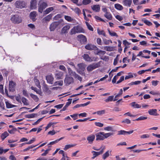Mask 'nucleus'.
I'll list each match as a JSON object with an SVG mask.
<instances>
[{"label":"nucleus","mask_w":160,"mask_h":160,"mask_svg":"<svg viewBox=\"0 0 160 160\" xmlns=\"http://www.w3.org/2000/svg\"><path fill=\"white\" fill-rule=\"evenodd\" d=\"M64 18L68 22H71L73 20V19L68 16L65 15L64 16Z\"/></svg>","instance_id":"37998d69"},{"label":"nucleus","mask_w":160,"mask_h":160,"mask_svg":"<svg viewBox=\"0 0 160 160\" xmlns=\"http://www.w3.org/2000/svg\"><path fill=\"white\" fill-rule=\"evenodd\" d=\"M63 81H60L58 82H55L54 84V86H57V85H58L60 86H62L63 85Z\"/></svg>","instance_id":"09e8293b"},{"label":"nucleus","mask_w":160,"mask_h":160,"mask_svg":"<svg viewBox=\"0 0 160 160\" xmlns=\"http://www.w3.org/2000/svg\"><path fill=\"white\" fill-rule=\"evenodd\" d=\"M147 118V117H143V116H141V117H139L137 119H136V121L142 120L146 119Z\"/></svg>","instance_id":"13d9d810"},{"label":"nucleus","mask_w":160,"mask_h":160,"mask_svg":"<svg viewBox=\"0 0 160 160\" xmlns=\"http://www.w3.org/2000/svg\"><path fill=\"white\" fill-rule=\"evenodd\" d=\"M114 7L116 9L119 10H122L123 8L122 5L118 3L115 4L114 5Z\"/></svg>","instance_id":"bb28decb"},{"label":"nucleus","mask_w":160,"mask_h":160,"mask_svg":"<svg viewBox=\"0 0 160 160\" xmlns=\"http://www.w3.org/2000/svg\"><path fill=\"white\" fill-rule=\"evenodd\" d=\"M97 32L99 35H102L105 37L106 36V34L103 30H100L98 29L97 30Z\"/></svg>","instance_id":"49530a36"},{"label":"nucleus","mask_w":160,"mask_h":160,"mask_svg":"<svg viewBox=\"0 0 160 160\" xmlns=\"http://www.w3.org/2000/svg\"><path fill=\"white\" fill-rule=\"evenodd\" d=\"M95 139V136L92 134L88 135L87 137V140L88 141V143L90 144L93 143Z\"/></svg>","instance_id":"0eeeda50"},{"label":"nucleus","mask_w":160,"mask_h":160,"mask_svg":"<svg viewBox=\"0 0 160 160\" xmlns=\"http://www.w3.org/2000/svg\"><path fill=\"white\" fill-rule=\"evenodd\" d=\"M104 130L108 131H114L113 127L111 126H108L107 127H105L104 128Z\"/></svg>","instance_id":"f704fd0d"},{"label":"nucleus","mask_w":160,"mask_h":160,"mask_svg":"<svg viewBox=\"0 0 160 160\" xmlns=\"http://www.w3.org/2000/svg\"><path fill=\"white\" fill-rule=\"evenodd\" d=\"M75 145H72V144H68L65 145L64 148H63L64 150H66L67 149L70 148L71 147H74L75 146Z\"/></svg>","instance_id":"8fccbe9b"},{"label":"nucleus","mask_w":160,"mask_h":160,"mask_svg":"<svg viewBox=\"0 0 160 160\" xmlns=\"http://www.w3.org/2000/svg\"><path fill=\"white\" fill-rule=\"evenodd\" d=\"M103 41L105 45H109V43H112V41L110 40H107L106 39H103Z\"/></svg>","instance_id":"3c124183"},{"label":"nucleus","mask_w":160,"mask_h":160,"mask_svg":"<svg viewBox=\"0 0 160 160\" xmlns=\"http://www.w3.org/2000/svg\"><path fill=\"white\" fill-rule=\"evenodd\" d=\"M105 112V110H102L98 111L97 112V114L99 116H101L104 114Z\"/></svg>","instance_id":"a18cd8bd"},{"label":"nucleus","mask_w":160,"mask_h":160,"mask_svg":"<svg viewBox=\"0 0 160 160\" xmlns=\"http://www.w3.org/2000/svg\"><path fill=\"white\" fill-rule=\"evenodd\" d=\"M103 49L107 51H112L114 50V48L111 46H105L103 48Z\"/></svg>","instance_id":"c85d7f7f"},{"label":"nucleus","mask_w":160,"mask_h":160,"mask_svg":"<svg viewBox=\"0 0 160 160\" xmlns=\"http://www.w3.org/2000/svg\"><path fill=\"white\" fill-rule=\"evenodd\" d=\"M54 10V8L53 7H50L47 8L43 12V14L44 15H46L51 12L52 11Z\"/></svg>","instance_id":"4be33fe9"},{"label":"nucleus","mask_w":160,"mask_h":160,"mask_svg":"<svg viewBox=\"0 0 160 160\" xmlns=\"http://www.w3.org/2000/svg\"><path fill=\"white\" fill-rule=\"evenodd\" d=\"M71 100L72 99H68V102H67L65 106L62 109V111H65L66 110V108L70 105V104L71 103Z\"/></svg>","instance_id":"2f4dec72"},{"label":"nucleus","mask_w":160,"mask_h":160,"mask_svg":"<svg viewBox=\"0 0 160 160\" xmlns=\"http://www.w3.org/2000/svg\"><path fill=\"white\" fill-rule=\"evenodd\" d=\"M21 100L24 105H29L28 101L26 98L22 97L21 99Z\"/></svg>","instance_id":"c9c22d12"},{"label":"nucleus","mask_w":160,"mask_h":160,"mask_svg":"<svg viewBox=\"0 0 160 160\" xmlns=\"http://www.w3.org/2000/svg\"><path fill=\"white\" fill-rule=\"evenodd\" d=\"M127 134V131L123 130H120L118 132V135H125Z\"/></svg>","instance_id":"de8ad7c7"},{"label":"nucleus","mask_w":160,"mask_h":160,"mask_svg":"<svg viewBox=\"0 0 160 160\" xmlns=\"http://www.w3.org/2000/svg\"><path fill=\"white\" fill-rule=\"evenodd\" d=\"M141 82V81H136L134 82H131L129 84L131 85H138L140 84Z\"/></svg>","instance_id":"5fc2aeb1"},{"label":"nucleus","mask_w":160,"mask_h":160,"mask_svg":"<svg viewBox=\"0 0 160 160\" xmlns=\"http://www.w3.org/2000/svg\"><path fill=\"white\" fill-rule=\"evenodd\" d=\"M63 73L61 72H58L55 74V78L58 79H61L62 78Z\"/></svg>","instance_id":"393cba45"},{"label":"nucleus","mask_w":160,"mask_h":160,"mask_svg":"<svg viewBox=\"0 0 160 160\" xmlns=\"http://www.w3.org/2000/svg\"><path fill=\"white\" fill-rule=\"evenodd\" d=\"M5 103L6 104V107L7 108H11L15 107V105L12 104L8 101H5Z\"/></svg>","instance_id":"473e14b6"},{"label":"nucleus","mask_w":160,"mask_h":160,"mask_svg":"<svg viewBox=\"0 0 160 160\" xmlns=\"http://www.w3.org/2000/svg\"><path fill=\"white\" fill-rule=\"evenodd\" d=\"M37 2L36 0H32L30 2V8L33 9L37 8Z\"/></svg>","instance_id":"9b49d317"},{"label":"nucleus","mask_w":160,"mask_h":160,"mask_svg":"<svg viewBox=\"0 0 160 160\" xmlns=\"http://www.w3.org/2000/svg\"><path fill=\"white\" fill-rule=\"evenodd\" d=\"M59 23L58 22H53L51 23L50 26L49 28L50 31H54L57 27Z\"/></svg>","instance_id":"9d476101"},{"label":"nucleus","mask_w":160,"mask_h":160,"mask_svg":"<svg viewBox=\"0 0 160 160\" xmlns=\"http://www.w3.org/2000/svg\"><path fill=\"white\" fill-rule=\"evenodd\" d=\"M42 89L44 92H49L48 86L45 83L43 84Z\"/></svg>","instance_id":"cd10ccee"},{"label":"nucleus","mask_w":160,"mask_h":160,"mask_svg":"<svg viewBox=\"0 0 160 160\" xmlns=\"http://www.w3.org/2000/svg\"><path fill=\"white\" fill-rule=\"evenodd\" d=\"M0 108L4 110L5 109L4 104L2 101H0Z\"/></svg>","instance_id":"338daca9"},{"label":"nucleus","mask_w":160,"mask_h":160,"mask_svg":"<svg viewBox=\"0 0 160 160\" xmlns=\"http://www.w3.org/2000/svg\"><path fill=\"white\" fill-rule=\"evenodd\" d=\"M73 75L75 78H77L79 81H81L82 80L81 77L75 72L73 73Z\"/></svg>","instance_id":"4d7b16f0"},{"label":"nucleus","mask_w":160,"mask_h":160,"mask_svg":"<svg viewBox=\"0 0 160 160\" xmlns=\"http://www.w3.org/2000/svg\"><path fill=\"white\" fill-rule=\"evenodd\" d=\"M15 8L18 9H21L25 7L26 5L25 2L24 1H17L14 3Z\"/></svg>","instance_id":"20e7f679"},{"label":"nucleus","mask_w":160,"mask_h":160,"mask_svg":"<svg viewBox=\"0 0 160 160\" xmlns=\"http://www.w3.org/2000/svg\"><path fill=\"white\" fill-rule=\"evenodd\" d=\"M88 28L91 31H93V29L92 26L87 22H85Z\"/></svg>","instance_id":"603ef678"},{"label":"nucleus","mask_w":160,"mask_h":160,"mask_svg":"<svg viewBox=\"0 0 160 160\" xmlns=\"http://www.w3.org/2000/svg\"><path fill=\"white\" fill-rule=\"evenodd\" d=\"M31 89L35 92L37 93L40 95H41L42 93L41 90V89H38L34 87L33 86H32L31 87Z\"/></svg>","instance_id":"5701e85b"},{"label":"nucleus","mask_w":160,"mask_h":160,"mask_svg":"<svg viewBox=\"0 0 160 160\" xmlns=\"http://www.w3.org/2000/svg\"><path fill=\"white\" fill-rule=\"evenodd\" d=\"M51 149H48L47 150H46L44 152L42 153L41 155L42 156H45L48 153L49 151L51 150Z\"/></svg>","instance_id":"69168bd1"},{"label":"nucleus","mask_w":160,"mask_h":160,"mask_svg":"<svg viewBox=\"0 0 160 160\" xmlns=\"http://www.w3.org/2000/svg\"><path fill=\"white\" fill-rule=\"evenodd\" d=\"M72 10H73L75 13L79 15L81 13V11L78 8H72Z\"/></svg>","instance_id":"58836bf2"},{"label":"nucleus","mask_w":160,"mask_h":160,"mask_svg":"<svg viewBox=\"0 0 160 160\" xmlns=\"http://www.w3.org/2000/svg\"><path fill=\"white\" fill-rule=\"evenodd\" d=\"M106 53V52L100 50L98 51L97 54L99 55H104Z\"/></svg>","instance_id":"0e129e2a"},{"label":"nucleus","mask_w":160,"mask_h":160,"mask_svg":"<svg viewBox=\"0 0 160 160\" xmlns=\"http://www.w3.org/2000/svg\"><path fill=\"white\" fill-rule=\"evenodd\" d=\"M46 79L48 83L52 84L54 78L52 75H48L46 76Z\"/></svg>","instance_id":"f3484780"},{"label":"nucleus","mask_w":160,"mask_h":160,"mask_svg":"<svg viewBox=\"0 0 160 160\" xmlns=\"http://www.w3.org/2000/svg\"><path fill=\"white\" fill-rule=\"evenodd\" d=\"M122 3L124 6L130 7L132 3V0H123Z\"/></svg>","instance_id":"4468645a"},{"label":"nucleus","mask_w":160,"mask_h":160,"mask_svg":"<svg viewBox=\"0 0 160 160\" xmlns=\"http://www.w3.org/2000/svg\"><path fill=\"white\" fill-rule=\"evenodd\" d=\"M114 99V96H110L108 97V98L105 100V101L106 102H109L112 101L113 100V99Z\"/></svg>","instance_id":"79ce46f5"},{"label":"nucleus","mask_w":160,"mask_h":160,"mask_svg":"<svg viewBox=\"0 0 160 160\" xmlns=\"http://www.w3.org/2000/svg\"><path fill=\"white\" fill-rule=\"evenodd\" d=\"M142 21L145 24L147 25L150 26L152 25V23L151 22L145 18H143V19H142Z\"/></svg>","instance_id":"ea45409f"},{"label":"nucleus","mask_w":160,"mask_h":160,"mask_svg":"<svg viewBox=\"0 0 160 160\" xmlns=\"http://www.w3.org/2000/svg\"><path fill=\"white\" fill-rule=\"evenodd\" d=\"M115 17L119 21H122L123 19L122 17L119 15H116V16H115Z\"/></svg>","instance_id":"680f3d73"},{"label":"nucleus","mask_w":160,"mask_h":160,"mask_svg":"<svg viewBox=\"0 0 160 160\" xmlns=\"http://www.w3.org/2000/svg\"><path fill=\"white\" fill-rule=\"evenodd\" d=\"M15 83L12 81H10L9 83V91L13 92L15 90Z\"/></svg>","instance_id":"ddd939ff"},{"label":"nucleus","mask_w":160,"mask_h":160,"mask_svg":"<svg viewBox=\"0 0 160 160\" xmlns=\"http://www.w3.org/2000/svg\"><path fill=\"white\" fill-rule=\"evenodd\" d=\"M91 8L94 11L98 12L100 10V7L99 5H93L91 6Z\"/></svg>","instance_id":"2eb2a0df"},{"label":"nucleus","mask_w":160,"mask_h":160,"mask_svg":"<svg viewBox=\"0 0 160 160\" xmlns=\"http://www.w3.org/2000/svg\"><path fill=\"white\" fill-rule=\"evenodd\" d=\"M103 152V149H102L100 152H96L94 151H92V153L93 154V155H95L96 157L99 155L102 154Z\"/></svg>","instance_id":"b1692460"},{"label":"nucleus","mask_w":160,"mask_h":160,"mask_svg":"<svg viewBox=\"0 0 160 160\" xmlns=\"http://www.w3.org/2000/svg\"><path fill=\"white\" fill-rule=\"evenodd\" d=\"M52 15V14H50L43 18L42 20L43 21L48 22L51 19Z\"/></svg>","instance_id":"a211bd4d"},{"label":"nucleus","mask_w":160,"mask_h":160,"mask_svg":"<svg viewBox=\"0 0 160 160\" xmlns=\"http://www.w3.org/2000/svg\"><path fill=\"white\" fill-rule=\"evenodd\" d=\"M34 82L36 85L40 89H41V86L40 85V82L37 79L35 78L34 79Z\"/></svg>","instance_id":"c756f323"},{"label":"nucleus","mask_w":160,"mask_h":160,"mask_svg":"<svg viewBox=\"0 0 160 160\" xmlns=\"http://www.w3.org/2000/svg\"><path fill=\"white\" fill-rule=\"evenodd\" d=\"M37 14L36 12L35 11H33L31 12L30 14V18L33 21H35V18L36 17Z\"/></svg>","instance_id":"aec40b11"},{"label":"nucleus","mask_w":160,"mask_h":160,"mask_svg":"<svg viewBox=\"0 0 160 160\" xmlns=\"http://www.w3.org/2000/svg\"><path fill=\"white\" fill-rule=\"evenodd\" d=\"M131 105L135 108H139L141 107V106L137 103L135 102H133L131 103Z\"/></svg>","instance_id":"72a5a7b5"},{"label":"nucleus","mask_w":160,"mask_h":160,"mask_svg":"<svg viewBox=\"0 0 160 160\" xmlns=\"http://www.w3.org/2000/svg\"><path fill=\"white\" fill-rule=\"evenodd\" d=\"M91 0H83L82 3L84 5H87L91 3Z\"/></svg>","instance_id":"864d4df0"},{"label":"nucleus","mask_w":160,"mask_h":160,"mask_svg":"<svg viewBox=\"0 0 160 160\" xmlns=\"http://www.w3.org/2000/svg\"><path fill=\"white\" fill-rule=\"evenodd\" d=\"M112 135V133H105L103 132H100L96 134V140L97 141L103 140Z\"/></svg>","instance_id":"f257e3e1"},{"label":"nucleus","mask_w":160,"mask_h":160,"mask_svg":"<svg viewBox=\"0 0 160 160\" xmlns=\"http://www.w3.org/2000/svg\"><path fill=\"white\" fill-rule=\"evenodd\" d=\"M73 82V79L71 77H66L64 80V82L67 85H68Z\"/></svg>","instance_id":"1a4fd4ad"},{"label":"nucleus","mask_w":160,"mask_h":160,"mask_svg":"<svg viewBox=\"0 0 160 160\" xmlns=\"http://www.w3.org/2000/svg\"><path fill=\"white\" fill-rule=\"evenodd\" d=\"M39 6L38 8V11L40 13H42L43 9L47 7L46 3L40 1L39 2Z\"/></svg>","instance_id":"423d86ee"},{"label":"nucleus","mask_w":160,"mask_h":160,"mask_svg":"<svg viewBox=\"0 0 160 160\" xmlns=\"http://www.w3.org/2000/svg\"><path fill=\"white\" fill-rule=\"evenodd\" d=\"M9 134L7 132H5L2 134L1 135V138L2 140H3Z\"/></svg>","instance_id":"e433bc0d"},{"label":"nucleus","mask_w":160,"mask_h":160,"mask_svg":"<svg viewBox=\"0 0 160 160\" xmlns=\"http://www.w3.org/2000/svg\"><path fill=\"white\" fill-rule=\"evenodd\" d=\"M108 31L109 34L111 36H112V37L116 36V37H118V35L116 32H111L109 29H108Z\"/></svg>","instance_id":"a19ab883"},{"label":"nucleus","mask_w":160,"mask_h":160,"mask_svg":"<svg viewBox=\"0 0 160 160\" xmlns=\"http://www.w3.org/2000/svg\"><path fill=\"white\" fill-rule=\"evenodd\" d=\"M78 40H79L81 43H84L86 42L87 41L86 37L82 34L78 35Z\"/></svg>","instance_id":"f8f14e48"},{"label":"nucleus","mask_w":160,"mask_h":160,"mask_svg":"<svg viewBox=\"0 0 160 160\" xmlns=\"http://www.w3.org/2000/svg\"><path fill=\"white\" fill-rule=\"evenodd\" d=\"M78 66L79 69L82 70L84 71L85 69L86 65L83 63H80L78 65Z\"/></svg>","instance_id":"4c0bfd02"},{"label":"nucleus","mask_w":160,"mask_h":160,"mask_svg":"<svg viewBox=\"0 0 160 160\" xmlns=\"http://www.w3.org/2000/svg\"><path fill=\"white\" fill-rule=\"evenodd\" d=\"M149 137V135L148 134H143L140 136L141 138H148Z\"/></svg>","instance_id":"e2e57ef3"},{"label":"nucleus","mask_w":160,"mask_h":160,"mask_svg":"<svg viewBox=\"0 0 160 160\" xmlns=\"http://www.w3.org/2000/svg\"><path fill=\"white\" fill-rule=\"evenodd\" d=\"M157 110L156 109H149L148 111L149 114L151 115H157Z\"/></svg>","instance_id":"412c9836"},{"label":"nucleus","mask_w":160,"mask_h":160,"mask_svg":"<svg viewBox=\"0 0 160 160\" xmlns=\"http://www.w3.org/2000/svg\"><path fill=\"white\" fill-rule=\"evenodd\" d=\"M30 95L31 97L35 101H38L39 99L37 96L32 93H30Z\"/></svg>","instance_id":"c03bdc74"},{"label":"nucleus","mask_w":160,"mask_h":160,"mask_svg":"<svg viewBox=\"0 0 160 160\" xmlns=\"http://www.w3.org/2000/svg\"><path fill=\"white\" fill-rule=\"evenodd\" d=\"M58 132L59 131L55 132L54 130H53L52 131H49L48 133V134L51 135H53L56 134L57 132Z\"/></svg>","instance_id":"bf43d9fd"},{"label":"nucleus","mask_w":160,"mask_h":160,"mask_svg":"<svg viewBox=\"0 0 160 160\" xmlns=\"http://www.w3.org/2000/svg\"><path fill=\"white\" fill-rule=\"evenodd\" d=\"M140 44L142 45L143 46H147V42L146 41H141L139 42Z\"/></svg>","instance_id":"774afa93"},{"label":"nucleus","mask_w":160,"mask_h":160,"mask_svg":"<svg viewBox=\"0 0 160 160\" xmlns=\"http://www.w3.org/2000/svg\"><path fill=\"white\" fill-rule=\"evenodd\" d=\"M95 124L97 126L99 127H102L104 125L103 123H101L100 122H95Z\"/></svg>","instance_id":"6e6d98bb"},{"label":"nucleus","mask_w":160,"mask_h":160,"mask_svg":"<svg viewBox=\"0 0 160 160\" xmlns=\"http://www.w3.org/2000/svg\"><path fill=\"white\" fill-rule=\"evenodd\" d=\"M84 30L80 27L76 26L74 27L70 31V34L71 35L75 34L76 33L83 32Z\"/></svg>","instance_id":"7ed1b4c3"},{"label":"nucleus","mask_w":160,"mask_h":160,"mask_svg":"<svg viewBox=\"0 0 160 160\" xmlns=\"http://www.w3.org/2000/svg\"><path fill=\"white\" fill-rule=\"evenodd\" d=\"M85 48L87 50H92L95 49L96 47L91 44H88L86 46Z\"/></svg>","instance_id":"6ab92c4d"},{"label":"nucleus","mask_w":160,"mask_h":160,"mask_svg":"<svg viewBox=\"0 0 160 160\" xmlns=\"http://www.w3.org/2000/svg\"><path fill=\"white\" fill-rule=\"evenodd\" d=\"M100 66V63H93L89 65L87 68V70L88 72H90L93 70L99 67Z\"/></svg>","instance_id":"39448f33"},{"label":"nucleus","mask_w":160,"mask_h":160,"mask_svg":"<svg viewBox=\"0 0 160 160\" xmlns=\"http://www.w3.org/2000/svg\"><path fill=\"white\" fill-rule=\"evenodd\" d=\"M83 59L86 61L91 62L93 59L87 54H84L82 56Z\"/></svg>","instance_id":"dca6fc26"},{"label":"nucleus","mask_w":160,"mask_h":160,"mask_svg":"<svg viewBox=\"0 0 160 160\" xmlns=\"http://www.w3.org/2000/svg\"><path fill=\"white\" fill-rule=\"evenodd\" d=\"M104 16L108 20H111L112 19V16L109 12L105 13L104 14Z\"/></svg>","instance_id":"a878e982"},{"label":"nucleus","mask_w":160,"mask_h":160,"mask_svg":"<svg viewBox=\"0 0 160 160\" xmlns=\"http://www.w3.org/2000/svg\"><path fill=\"white\" fill-rule=\"evenodd\" d=\"M110 152L109 150L107 151L105 153H104L102 156V158L104 160L105 159L108 157L110 155Z\"/></svg>","instance_id":"7c9ffc66"},{"label":"nucleus","mask_w":160,"mask_h":160,"mask_svg":"<svg viewBox=\"0 0 160 160\" xmlns=\"http://www.w3.org/2000/svg\"><path fill=\"white\" fill-rule=\"evenodd\" d=\"M10 19L12 22L14 24H18L22 21L21 18L18 15H12Z\"/></svg>","instance_id":"f03ea898"},{"label":"nucleus","mask_w":160,"mask_h":160,"mask_svg":"<svg viewBox=\"0 0 160 160\" xmlns=\"http://www.w3.org/2000/svg\"><path fill=\"white\" fill-rule=\"evenodd\" d=\"M133 77V75L131 73H129L128 75L126 76L125 77V79H128L130 78H132Z\"/></svg>","instance_id":"052dcab7"},{"label":"nucleus","mask_w":160,"mask_h":160,"mask_svg":"<svg viewBox=\"0 0 160 160\" xmlns=\"http://www.w3.org/2000/svg\"><path fill=\"white\" fill-rule=\"evenodd\" d=\"M70 28L69 25H67L63 27L61 30V33L62 34H65L67 33L69 30Z\"/></svg>","instance_id":"6e6552de"}]
</instances>
